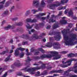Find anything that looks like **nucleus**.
<instances>
[{"mask_svg": "<svg viewBox=\"0 0 77 77\" xmlns=\"http://www.w3.org/2000/svg\"><path fill=\"white\" fill-rule=\"evenodd\" d=\"M62 32L64 39V43L66 45H74L77 44V41L74 43H73L75 40L77 41V35L75 34H72L71 38H70L67 35V33L70 32L69 29H67V30L64 29L62 31Z\"/></svg>", "mask_w": 77, "mask_h": 77, "instance_id": "1", "label": "nucleus"}, {"mask_svg": "<svg viewBox=\"0 0 77 77\" xmlns=\"http://www.w3.org/2000/svg\"><path fill=\"white\" fill-rule=\"evenodd\" d=\"M29 66H27L26 68L23 69V70H25V71H28L31 74H33L35 73V71L36 70H39L40 69H44L45 68V65L44 64H42V65L41 67H35L30 69H27L29 67Z\"/></svg>", "mask_w": 77, "mask_h": 77, "instance_id": "2", "label": "nucleus"}, {"mask_svg": "<svg viewBox=\"0 0 77 77\" xmlns=\"http://www.w3.org/2000/svg\"><path fill=\"white\" fill-rule=\"evenodd\" d=\"M33 5L34 6H35L37 8H38V10H36L35 9L32 10H31L32 12H33V14H35L37 12L40 11L42 12V9H41L42 7L41 6V5H39V1L37 0H34L33 1Z\"/></svg>", "mask_w": 77, "mask_h": 77, "instance_id": "3", "label": "nucleus"}, {"mask_svg": "<svg viewBox=\"0 0 77 77\" xmlns=\"http://www.w3.org/2000/svg\"><path fill=\"white\" fill-rule=\"evenodd\" d=\"M49 53H51V54H49L48 56V58H51L52 57H53V59L56 60V59H59L61 57V56L60 55H58V52L56 51H50Z\"/></svg>", "mask_w": 77, "mask_h": 77, "instance_id": "4", "label": "nucleus"}, {"mask_svg": "<svg viewBox=\"0 0 77 77\" xmlns=\"http://www.w3.org/2000/svg\"><path fill=\"white\" fill-rule=\"evenodd\" d=\"M66 59L64 58V59H63V60L62 61V63L63 64H61L60 65V66L61 67H62V68H66V67H68V65H65V64H67L69 66L70 65H71V62H72V61H74L75 60H76L75 59H70L68 61L65 62V60H66Z\"/></svg>", "mask_w": 77, "mask_h": 77, "instance_id": "5", "label": "nucleus"}, {"mask_svg": "<svg viewBox=\"0 0 77 77\" xmlns=\"http://www.w3.org/2000/svg\"><path fill=\"white\" fill-rule=\"evenodd\" d=\"M19 50H20L21 51H24V50H25V48H17L15 51L14 55H15L16 56H17L19 55Z\"/></svg>", "mask_w": 77, "mask_h": 77, "instance_id": "6", "label": "nucleus"}, {"mask_svg": "<svg viewBox=\"0 0 77 77\" xmlns=\"http://www.w3.org/2000/svg\"><path fill=\"white\" fill-rule=\"evenodd\" d=\"M68 12V14L67 15L68 17H72L73 15V12L72 11V10H69V9H67L65 11L64 14H67V13Z\"/></svg>", "mask_w": 77, "mask_h": 77, "instance_id": "7", "label": "nucleus"}, {"mask_svg": "<svg viewBox=\"0 0 77 77\" xmlns=\"http://www.w3.org/2000/svg\"><path fill=\"white\" fill-rule=\"evenodd\" d=\"M23 65V64L20 63V61H19L18 63H15L14 65L11 66V68H14L15 66H17L18 67L19 66H21Z\"/></svg>", "mask_w": 77, "mask_h": 77, "instance_id": "8", "label": "nucleus"}, {"mask_svg": "<svg viewBox=\"0 0 77 77\" xmlns=\"http://www.w3.org/2000/svg\"><path fill=\"white\" fill-rule=\"evenodd\" d=\"M46 57H48V55L44 54L41 56L40 57H35V59H44Z\"/></svg>", "mask_w": 77, "mask_h": 77, "instance_id": "9", "label": "nucleus"}, {"mask_svg": "<svg viewBox=\"0 0 77 77\" xmlns=\"http://www.w3.org/2000/svg\"><path fill=\"white\" fill-rule=\"evenodd\" d=\"M44 26V24L43 23H40L39 24H36L35 25V28L36 30H39L40 27H42Z\"/></svg>", "mask_w": 77, "mask_h": 77, "instance_id": "10", "label": "nucleus"}, {"mask_svg": "<svg viewBox=\"0 0 77 77\" xmlns=\"http://www.w3.org/2000/svg\"><path fill=\"white\" fill-rule=\"evenodd\" d=\"M62 20H60V24H66L67 23L66 20H65V17H63L62 18Z\"/></svg>", "mask_w": 77, "mask_h": 77, "instance_id": "11", "label": "nucleus"}, {"mask_svg": "<svg viewBox=\"0 0 77 77\" xmlns=\"http://www.w3.org/2000/svg\"><path fill=\"white\" fill-rule=\"evenodd\" d=\"M37 21V20L34 19L33 20H32L31 19H27L26 20V22L27 23H35Z\"/></svg>", "mask_w": 77, "mask_h": 77, "instance_id": "12", "label": "nucleus"}, {"mask_svg": "<svg viewBox=\"0 0 77 77\" xmlns=\"http://www.w3.org/2000/svg\"><path fill=\"white\" fill-rule=\"evenodd\" d=\"M63 72V70L60 69L58 70H53L51 71L49 73V74H52L53 73H54L55 72H59L60 73H62Z\"/></svg>", "mask_w": 77, "mask_h": 77, "instance_id": "13", "label": "nucleus"}, {"mask_svg": "<svg viewBox=\"0 0 77 77\" xmlns=\"http://www.w3.org/2000/svg\"><path fill=\"white\" fill-rule=\"evenodd\" d=\"M73 70L75 73H77V63L75 64Z\"/></svg>", "mask_w": 77, "mask_h": 77, "instance_id": "14", "label": "nucleus"}, {"mask_svg": "<svg viewBox=\"0 0 77 77\" xmlns=\"http://www.w3.org/2000/svg\"><path fill=\"white\" fill-rule=\"evenodd\" d=\"M45 15V13H40L39 14V15H35V16L37 18H39L40 16H44V15Z\"/></svg>", "mask_w": 77, "mask_h": 77, "instance_id": "15", "label": "nucleus"}, {"mask_svg": "<svg viewBox=\"0 0 77 77\" xmlns=\"http://www.w3.org/2000/svg\"><path fill=\"white\" fill-rule=\"evenodd\" d=\"M51 17L52 18L50 20V22L49 23H50V22H55V20H54V19L57 17V16H56L54 15H52Z\"/></svg>", "mask_w": 77, "mask_h": 77, "instance_id": "16", "label": "nucleus"}, {"mask_svg": "<svg viewBox=\"0 0 77 77\" xmlns=\"http://www.w3.org/2000/svg\"><path fill=\"white\" fill-rule=\"evenodd\" d=\"M68 56L69 57H72L74 56H77V54H75L72 53L68 55Z\"/></svg>", "mask_w": 77, "mask_h": 77, "instance_id": "17", "label": "nucleus"}, {"mask_svg": "<svg viewBox=\"0 0 77 77\" xmlns=\"http://www.w3.org/2000/svg\"><path fill=\"white\" fill-rule=\"evenodd\" d=\"M6 0H4V1L1 2L0 4V9H2L3 8V4H5Z\"/></svg>", "mask_w": 77, "mask_h": 77, "instance_id": "18", "label": "nucleus"}, {"mask_svg": "<svg viewBox=\"0 0 77 77\" xmlns=\"http://www.w3.org/2000/svg\"><path fill=\"white\" fill-rule=\"evenodd\" d=\"M60 33L59 32H58L57 33L58 35H57V37H55L54 38L56 40H57V39H59L60 38H61V36H60Z\"/></svg>", "mask_w": 77, "mask_h": 77, "instance_id": "19", "label": "nucleus"}, {"mask_svg": "<svg viewBox=\"0 0 77 77\" xmlns=\"http://www.w3.org/2000/svg\"><path fill=\"white\" fill-rule=\"evenodd\" d=\"M33 38L37 39H39V37L38 36L37 34H34V35L32 36Z\"/></svg>", "mask_w": 77, "mask_h": 77, "instance_id": "20", "label": "nucleus"}, {"mask_svg": "<svg viewBox=\"0 0 77 77\" xmlns=\"http://www.w3.org/2000/svg\"><path fill=\"white\" fill-rule=\"evenodd\" d=\"M58 44H59V43H54V44L53 48H55V49H59V48L56 46H57Z\"/></svg>", "mask_w": 77, "mask_h": 77, "instance_id": "21", "label": "nucleus"}, {"mask_svg": "<svg viewBox=\"0 0 77 77\" xmlns=\"http://www.w3.org/2000/svg\"><path fill=\"white\" fill-rule=\"evenodd\" d=\"M21 38H26V39H29V40H30L29 39V36H27L26 35H23L21 37Z\"/></svg>", "mask_w": 77, "mask_h": 77, "instance_id": "22", "label": "nucleus"}, {"mask_svg": "<svg viewBox=\"0 0 77 77\" xmlns=\"http://www.w3.org/2000/svg\"><path fill=\"white\" fill-rule=\"evenodd\" d=\"M68 2V0H66L65 1V0H61V4H63L64 3H66Z\"/></svg>", "mask_w": 77, "mask_h": 77, "instance_id": "23", "label": "nucleus"}, {"mask_svg": "<svg viewBox=\"0 0 77 77\" xmlns=\"http://www.w3.org/2000/svg\"><path fill=\"white\" fill-rule=\"evenodd\" d=\"M26 51V55H27V56L29 55H31V52H29V50H28V49H27Z\"/></svg>", "mask_w": 77, "mask_h": 77, "instance_id": "24", "label": "nucleus"}, {"mask_svg": "<svg viewBox=\"0 0 77 77\" xmlns=\"http://www.w3.org/2000/svg\"><path fill=\"white\" fill-rule=\"evenodd\" d=\"M39 63H42V62L40 61L38 63H35L33 64V65L34 66L39 65Z\"/></svg>", "mask_w": 77, "mask_h": 77, "instance_id": "25", "label": "nucleus"}, {"mask_svg": "<svg viewBox=\"0 0 77 77\" xmlns=\"http://www.w3.org/2000/svg\"><path fill=\"white\" fill-rule=\"evenodd\" d=\"M27 25H26V26L27 29H31V28L32 27V26H33V25H32L31 26H30L29 24L27 23Z\"/></svg>", "mask_w": 77, "mask_h": 77, "instance_id": "26", "label": "nucleus"}, {"mask_svg": "<svg viewBox=\"0 0 77 77\" xmlns=\"http://www.w3.org/2000/svg\"><path fill=\"white\" fill-rule=\"evenodd\" d=\"M31 59H30V58H29V57H27V60H26V63H28V62H29L30 61H31Z\"/></svg>", "mask_w": 77, "mask_h": 77, "instance_id": "27", "label": "nucleus"}, {"mask_svg": "<svg viewBox=\"0 0 77 77\" xmlns=\"http://www.w3.org/2000/svg\"><path fill=\"white\" fill-rule=\"evenodd\" d=\"M59 27V26L58 25V24H55L53 26V29H55V28H57V27Z\"/></svg>", "mask_w": 77, "mask_h": 77, "instance_id": "28", "label": "nucleus"}, {"mask_svg": "<svg viewBox=\"0 0 77 77\" xmlns=\"http://www.w3.org/2000/svg\"><path fill=\"white\" fill-rule=\"evenodd\" d=\"M8 50H7L6 51H4L2 53H0V54L1 55H2L3 54H6V53H8Z\"/></svg>", "mask_w": 77, "mask_h": 77, "instance_id": "29", "label": "nucleus"}, {"mask_svg": "<svg viewBox=\"0 0 77 77\" xmlns=\"http://www.w3.org/2000/svg\"><path fill=\"white\" fill-rule=\"evenodd\" d=\"M30 13V10L26 11V13H25V15L27 16Z\"/></svg>", "mask_w": 77, "mask_h": 77, "instance_id": "30", "label": "nucleus"}, {"mask_svg": "<svg viewBox=\"0 0 77 77\" xmlns=\"http://www.w3.org/2000/svg\"><path fill=\"white\" fill-rule=\"evenodd\" d=\"M48 20V15L47 17H42V20Z\"/></svg>", "mask_w": 77, "mask_h": 77, "instance_id": "31", "label": "nucleus"}, {"mask_svg": "<svg viewBox=\"0 0 77 77\" xmlns=\"http://www.w3.org/2000/svg\"><path fill=\"white\" fill-rule=\"evenodd\" d=\"M38 50L39 51H41V52H42V53H43L45 52V51H44V50L42 49V48H39L38 49Z\"/></svg>", "mask_w": 77, "mask_h": 77, "instance_id": "32", "label": "nucleus"}, {"mask_svg": "<svg viewBox=\"0 0 77 77\" xmlns=\"http://www.w3.org/2000/svg\"><path fill=\"white\" fill-rule=\"evenodd\" d=\"M11 57V55H9L8 57L5 60V61L6 62L7 61H8L9 59H10V58Z\"/></svg>", "mask_w": 77, "mask_h": 77, "instance_id": "33", "label": "nucleus"}, {"mask_svg": "<svg viewBox=\"0 0 77 77\" xmlns=\"http://www.w3.org/2000/svg\"><path fill=\"white\" fill-rule=\"evenodd\" d=\"M59 75L57 74H54V76H49L48 77H56V76H59Z\"/></svg>", "mask_w": 77, "mask_h": 77, "instance_id": "34", "label": "nucleus"}, {"mask_svg": "<svg viewBox=\"0 0 77 77\" xmlns=\"http://www.w3.org/2000/svg\"><path fill=\"white\" fill-rule=\"evenodd\" d=\"M24 53L23 52L21 53L20 54V57H23L24 56Z\"/></svg>", "mask_w": 77, "mask_h": 77, "instance_id": "35", "label": "nucleus"}, {"mask_svg": "<svg viewBox=\"0 0 77 77\" xmlns=\"http://www.w3.org/2000/svg\"><path fill=\"white\" fill-rule=\"evenodd\" d=\"M11 27H12V26H11V25H9L7 27H6V29L7 30H8V29H11Z\"/></svg>", "mask_w": 77, "mask_h": 77, "instance_id": "36", "label": "nucleus"}, {"mask_svg": "<svg viewBox=\"0 0 77 77\" xmlns=\"http://www.w3.org/2000/svg\"><path fill=\"white\" fill-rule=\"evenodd\" d=\"M9 4H10V2H7L6 3L5 5V7H8V6L9 5Z\"/></svg>", "mask_w": 77, "mask_h": 77, "instance_id": "37", "label": "nucleus"}, {"mask_svg": "<svg viewBox=\"0 0 77 77\" xmlns=\"http://www.w3.org/2000/svg\"><path fill=\"white\" fill-rule=\"evenodd\" d=\"M4 70H5V69H3L2 68H0V75L2 74V71H4Z\"/></svg>", "mask_w": 77, "mask_h": 77, "instance_id": "38", "label": "nucleus"}, {"mask_svg": "<svg viewBox=\"0 0 77 77\" xmlns=\"http://www.w3.org/2000/svg\"><path fill=\"white\" fill-rule=\"evenodd\" d=\"M23 24V23L22 22H20L19 23L17 24V26H22Z\"/></svg>", "mask_w": 77, "mask_h": 77, "instance_id": "39", "label": "nucleus"}, {"mask_svg": "<svg viewBox=\"0 0 77 77\" xmlns=\"http://www.w3.org/2000/svg\"><path fill=\"white\" fill-rule=\"evenodd\" d=\"M36 73H37L36 75V76H39V75H40V72H36Z\"/></svg>", "mask_w": 77, "mask_h": 77, "instance_id": "40", "label": "nucleus"}, {"mask_svg": "<svg viewBox=\"0 0 77 77\" xmlns=\"http://www.w3.org/2000/svg\"><path fill=\"white\" fill-rule=\"evenodd\" d=\"M57 5H55L54 6H56V7H57L58 6H59V5H60V3L59 2H58L57 3Z\"/></svg>", "mask_w": 77, "mask_h": 77, "instance_id": "41", "label": "nucleus"}, {"mask_svg": "<svg viewBox=\"0 0 77 77\" xmlns=\"http://www.w3.org/2000/svg\"><path fill=\"white\" fill-rule=\"evenodd\" d=\"M47 74V71H45L42 74L43 75H46Z\"/></svg>", "mask_w": 77, "mask_h": 77, "instance_id": "42", "label": "nucleus"}, {"mask_svg": "<svg viewBox=\"0 0 77 77\" xmlns=\"http://www.w3.org/2000/svg\"><path fill=\"white\" fill-rule=\"evenodd\" d=\"M31 32H34V33H37V32L35 31L34 29H32L31 30Z\"/></svg>", "mask_w": 77, "mask_h": 77, "instance_id": "43", "label": "nucleus"}, {"mask_svg": "<svg viewBox=\"0 0 77 77\" xmlns=\"http://www.w3.org/2000/svg\"><path fill=\"white\" fill-rule=\"evenodd\" d=\"M18 18L17 17H15L14 18H12V20L13 21H15V20H18Z\"/></svg>", "mask_w": 77, "mask_h": 77, "instance_id": "44", "label": "nucleus"}, {"mask_svg": "<svg viewBox=\"0 0 77 77\" xmlns=\"http://www.w3.org/2000/svg\"><path fill=\"white\" fill-rule=\"evenodd\" d=\"M35 51V50L34 49V48H32L31 49V52H34Z\"/></svg>", "mask_w": 77, "mask_h": 77, "instance_id": "45", "label": "nucleus"}, {"mask_svg": "<svg viewBox=\"0 0 77 77\" xmlns=\"http://www.w3.org/2000/svg\"><path fill=\"white\" fill-rule=\"evenodd\" d=\"M68 52V51H63L62 52V54H66V53H67Z\"/></svg>", "mask_w": 77, "mask_h": 77, "instance_id": "46", "label": "nucleus"}, {"mask_svg": "<svg viewBox=\"0 0 77 77\" xmlns=\"http://www.w3.org/2000/svg\"><path fill=\"white\" fill-rule=\"evenodd\" d=\"M27 42H23L22 43L23 45H27Z\"/></svg>", "mask_w": 77, "mask_h": 77, "instance_id": "47", "label": "nucleus"}, {"mask_svg": "<svg viewBox=\"0 0 77 77\" xmlns=\"http://www.w3.org/2000/svg\"><path fill=\"white\" fill-rule=\"evenodd\" d=\"M52 47V43H49L48 48H50V47Z\"/></svg>", "mask_w": 77, "mask_h": 77, "instance_id": "48", "label": "nucleus"}, {"mask_svg": "<svg viewBox=\"0 0 77 77\" xmlns=\"http://www.w3.org/2000/svg\"><path fill=\"white\" fill-rule=\"evenodd\" d=\"M66 6L62 7L60 9H66Z\"/></svg>", "mask_w": 77, "mask_h": 77, "instance_id": "49", "label": "nucleus"}, {"mask_svg": "<svg viewBox=\"0 0 77 77\" xmlns=\"http://www.w3.org/2000/svg\"><path fill=\"white\" fill-rule=\"evenodd\" d=\"M8 14V10H7L5 11L4 14Z\"/></svg>", "mask_w": 77, "mask_h": 77, "instance_id": "50", "label": "nucleus"}, {"mask_svg": "<svg viewBox=\"0 0 77 77\" xmlns=\"http://www.w3.org/2000/svg\"><path fill=\"white\" fill-rule=\"evenodd\" d=\"M15 7H14V6H13L11 8V10H10V11H11V12H12V9H14Z\"/></svg>", "mask_w": 77, "mask_h": 77, "instance_id": "51", "label": "nucleus"}, {"mask_svg": "<svg viewBox=\"0 0 77 77\" xmlns=\"http://www.w3.org/2000/svg\"><path fill=\"white\" fill-rule=\"evenodd\" d=\"M62 12L60 11L58 14V16H60V15H62Z\"/></svg>", "mask_w": 77, "mask_h": 77, "instance_id": "52", "label": "nucleus"}, {"mask_svg": "<svg viewBox=\"0 0 77 77\" xmlns=\"http://www.w3.org/2000/svg\"><path fill=\"white\" fill-rule=\"evenodd\" d=\"M38 53H39V52H36L34 54L35 55H38Z\"/></svg>", "mask_w": 77, "mask_h": 77, "instance_id": "53", "label": "nucleus"}, {"mask_svg": "<svg viewBox=\"0 0 77 77\" xmlns=\"http://www.w3.org/2000/svg\"><path fill=\"white\" fill-rule=\"evenodd\" d=\"M11 48H12V49H14V48H15V46H14L12 45L11 46Z\"/></svg>", "mask_w": 77, "mask_h": 77, "instance_id": "54", "label": "nucleus"}, {"mask_svg": "<svg viewBox=\"0 0 77 77\" xmlns=\"http://www.w3.org/2000/svg\"><path fill=\"white\" fill-rule=\"evenodd\" d=\"M6 23V21L4 20L2 22V24H4V23Z\"/></svg>", "mask_w": 77, "mask_h": 77, "instance_id": "55", "label": "nucleus"}, {"mask_svg": "<svg viewBox=\"0 0 77 77\" xmlns=\"http://www.w3.org/2000/svg\"><path fill=\"white\" fill-rule=\"evenodd\" d=\"M10 43H12L13 42V40L11 39V40H10Z\"/></svg>", "mask_w": 77, "mask_h": 77, "instance_id": "56", "label": "nucleus"}, {"mask_svg": "<svg viewBox=\"0 0 77 77\" xmlns=\"http://www.w3.org/2000/svg\"><path fill=\"white\" fill-rule=\"evenodd\" d=\"M41 35L42 36H44V35H45V33H42Z\"/></svg>", "mask_w": 77, "mask_h": 77, "instance_id": "57", "label": "nucleus"}, {"mask_svg": "<svg viewBox=\"0 0 77 77\" xmlns=\"http://www.w3.org/2000/svg\"><path fill=\"white\" fill-rule=\"evenodd\" d=\"M13 51H13V50H11L10 51V53H13Z\"/></svg>", "mask_w": 77, "mask_h": 77, "instance_id": "58", "label": "nucleus"}, {"mask_svg": "<svg viewBox=\"0 0 77 77\" xmlns=\"http://www.w3.org/2000/svg\"><path fill=\"white\" fill-rule=\"evenodd\" d=\"M18 75H19V76H20V75H22V73H19Z\"/></svg>", "mask_w": 77, "mask_h": 77, "instance_id": "59", "label": "nucleus"}, {"mask_svg": "<svg viewBox=\"0 0 77 77\" xmlns=\"http://www.w3.org/2000/svg\"><path fill=\"white\" fill-rule=\"evenodd\" d=\"M43 41L44 42H45V41H46V39H45L44 38L43 39Z\"/></svg>", "mask_w": 77, "mask_h": 77, "instance_id": "60", "label": "nucleus"}, {"mask_svg": "<svg viewBox=\"0 0 77 77\" xmlns=\"http://www.w3.org/2000/svg\"><path fill=\"white\" fill-rule=\"evenodd\" d=\"M77 19V17H75L73 18V19H74V20H76Z\"/></svg>", "mask_w": 77, "mask_h": 77, "instance_id": "61", "label": "nucleus"}, {"mask_svg": "<svg viewBox=\"0 0 77 77\" xmlns=\"http://www.w3.org/2000/svg\"><path fill=\"white\" fill-rule=\"evenodd\" d=\"M13 71V70H10L9 71V72H12Z\"/></svg>", "mask_w": 77, "mask_h": 77, "instance_id": "62", "label": "nucleus"}, {"mask_svg": "<svg viewBox=\"0 0 77 77\" xmlns=\"http://www.w3.org/2000/svg\"><path fill=\"white\" fill-rule=\"evenodd\" d=\"M74 9H76V10H77V7H75L74 8Z\"/></svg>", "mask_w": 77, "mask_h": 77, "instance_id": "63", "label": "nucleus"}, {"mask_svg": "<svg viewBox=\"0 0 77 77\" xmlns=\"http://www.w3.org/2000/svg\"><path fill=\"white\" fill-rule=\"evenodd\" d=\"M18 46H21V45L20 44H18Z\"/></svg>", "mask_w": 77, "mask_h": 77, "instance_id": "64", "label": "nucleus"}]
</instances>
